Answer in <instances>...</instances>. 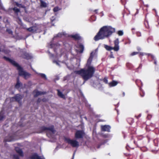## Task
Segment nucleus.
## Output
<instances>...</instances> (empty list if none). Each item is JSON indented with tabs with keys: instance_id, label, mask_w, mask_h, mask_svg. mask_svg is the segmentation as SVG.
Wrapping results in <instances>:
<instances>
[{
	"instance_id": "obj_27",
	"label": "nucleus",
	"mask_w": 159,
	"mask_h": 159,
	"mask_svg": "<svg viewBox=\"0 0 159 159\" xmlns=\"http://www.w3.org/2000/svg\"><path fill=\"white\" fill-rule=\"evenodd\" d=\"M53 62L54 63H55V64H56L58 66H60V65H59V62H58L57 61H53Z\"/></svg>"
},
{
	"instance_id": "obj_23",
	"label": "nucleus",
	"mask_w": 159,
	"mask_h": 159,
	"mask_svg": "<svg viewBox=\"0 0 159 159\" xmlns=\"http://www.w3.org/2000/svg\"><path fill=\"white\" fill-rule=\"evenodd\" d=\"M16 5L18 7H23V8L25 7L24 6L22 5L21 4H19L18 3H16Z\"/></svg>"
},
{
	"instance_id": "obj_7",
	"label": "nucleus",
	"mask_w": 159,
	"mask_h": 159,
	"mask_svg": "<svg viewBox=\"0 0 159 159\" xmlns=\"http://www.w3.org/2000/svg\"><path fill=\"white\" fill-rule=\"evenodd\" d=\"M23 97L19 94H17L15 97L12 98L11 100H15L18 102H20V101L22 98Z\"/></svg>"
},
{
	"instance_id": "obj_37",
	"label": "nucleus",
	"mask_w": 159,
	"mask_h": 159,
	"mask_svg": "<svg viewBox=\"0 0 159 159\" xmlns=\"http://www.w3.org/2000/svg\"><path fill=\"white\" fill-rule=\"evenodd\" d=\"M94 11L96 12V13H97V10H95Z\"/></svg>"
},
{
	"instance_id": "obj_13",
	"label": "nucleus",
	"mask_w": 159,
	"mask_h": 159,
	"mask_svg": "<svg viewBox=\"0 0 159 159\" xmlns=\"http://www.w3.org/2000/svg\"><path fill=\"white\" fill-rule=\"evenodd\" d=\"M23 57L27 59H29L32 57V56L28 53H25Z\"/></svg>"
},
{
	"instance_id": "obj_26",
	"label": "nucleus",
	"mask_w": 159,
	"mask_h": 159,
	"mask_svg": "<svg viewBox=\"0 0 159 159\" xmlns=\"http://www.w3.org/2000/svg\"><path fill=\"white\" fill-rule=\"evenodd\" d=\"M7 31L8 32V33L10 34H11L12 33V31L10 29H7Z\"/></svg>"
},
{
	"instance_id": "obj_14",
	"label": "nucleus",
	"mask_w": 159,
	"mask_h": 159,
	"mask_svg": "<svg viewBox=\"0 0 159 159\" xmlns=\"http://www.w3.org/2000/svg\"><path fill=\"white\" fill-rule=\"evenodd\" d=\"M57 91L58 95L59 96L63 98H65V96L64 94H63L61 92L58 90H57Z\"/></svg>"
},
{
	"instance_id": "obj_33",
	"label": "nucleus",
	"mask_w": 159,
	"mask_h": 159,
	"mask_svg": "<svg viewBox=\"0 0 159 159\" xmlns=\"http://www.w3.org/2000/svg\"><path fill=\"white\" fill-rule=\"evenodd\" d=\"M41 101V99L40 98H39L37 101V102L39 103Z\"/></svg>"
},
{
	"instance_id": "obj_22",
	"label": "nucleus",
	"mask_w": 159,
	"mask_h": 159,
	"mask_svg": "<svg viewBox=\"0 0 159 159\" xmlns=\"http://www.w3.org/2000/svg\"><path fill=\"white\" fill-rule=\"evenodd\" d=\"M60 10V9L58 7H56L53 9V11L54 12H56Z\"/></svg>"
},
{
	"instance_id": "obj_25",
	"label": "nucleus",
	"mask_w": 159,
	"mask_h": 159,
	"mask_svg": "<svg viewBox=\"0 0 159 159\" xmlns=\"http://www.w3.org/2000/svg\"><path fill=\"white\" fill-rule=\"evenodd\" d=\"M6 140L7 141L10 142L13 140V139L12 138H11L10 139H6Z\"/></svg>"
},
{
	"instance_id": "obj_40",
	"label": "nucleus",
	"mask_w": 159,
	"mask_h": 159,
	"mask_svg": "<svg viewBox=\"0 0 159 159\" xmlns=\"http://www.w3.org/2000/svg\"><path fill=\"white\" fill-rule=\"evenodd\" d=\"M123 95L124 96L125 95V93H123Z\"/></svg>"
},
{
	"instance_id": "obj_17",
	"label": "nucleus",
	"mask_w": 159,
	"mask_h": 159,
	"mask_svg": "<svg viewBox=\"0 0 159 159\" xmlns=\"http://www.w3.org/2000/svg\"><path fill=\"white\" fill-rule=\"evenodd\" d=\"M28 30L32 32H34L35 31H36V29L35 28V27H32L28 29Z\"/></svg>"
},
{
	"instance_id": "obj_16",
	"label": "nucleus",
	"mask_w": 159,
	"mask_h": 159,
	"mask_svg": "<svg viewBox=\"0 0 159 159\" xmlns=\"http://www.w3.org/2000/svg\"><path fill=\"white\" fill-rule=\"evenodd\" d=\"M71 37L75 39H80V36L78 34H76L74 35H71Z\"/></svg>"
},
{
	"instance_id": "obj_24",
	"label": "nucleus",
	"mask_w": 159,
	"mask_h": 159,
	"mask_svg": "<svg viewBox=\"0 0 159 159\" xmlns=\"http://www.w3.org/2000/svg\"><path fill=\"white\" fill-rule=\"evenodd\" d=\"M13 10L16 12H18L20 11L16 7L14 8Z\"/></svg>"
},
{
	"instance_id": "obj_5",
	"label": "nucleus",
	"mask_w": 159,
	"mask_h": 159,
	"mask_svg": "<svg viewBox=\"0 0 159 159\" xmlns=\"http://www.w3.org/2000/svg\"><path fill=\"white\" fill-rule=\"evenodd\" d=\"M65 140L69 144L73 147H77L79 146V143L75 140L70 139L69 138H66Z\"/></svg>"
},
{
	"instance_id": "obj_2",
	"label": "nucleus",
	"mask_w": 159,
	"mask_h": 159,
	"mask_svg": "<svg viewBox=\"0 0 159 159\" xmlns=\"http://www.w3.org/2000/svg\"><path fill=\"white\" fill-rule=\"evenodd\" d=\"M115 31V29L111 26H103L94 37V39L97 41L99 39H103L111 35Z\"/></svg>"
},
{
	"instance_id": "obj_31",
	"label": "nucleus",
	"mask_w": 159,
	"mask_h": 159,
	"mask_svg": "<svg viewBox=\"0 0 159 159\" xmlns=\"http://www.w3.org/2000/svg\"><path fill=\"white\" fill-rule=\"evenodd\" d=\"M2 8H3L2 5V4L1 2V0H0V8L2 9Z\"/></svg>"
},
{
	"instance_id": "obj_1",
	"label": "nucleus",
	"mask_w": 159,
	"mask_h": 159,
	"mask_svg": "<svg viewBox=\"0 0 159 159\" xmlns=\"http://www.w3.org/2000/svg\"><path fill=\"white\" fill-rule=\"evenodd\" d=\"M95 53L93 52L90 53V57L88 59L85 68L79 70L75 71V74L80 75L85 80H87L93 75L95 68L92 65L91 63Z\"/></svg>"
},
{
	"instance_id": "obj_39",
	"label": "nucleus",
	"mask_w": 159,
	"mask_h": 159,
	"mask_svg": "<svg viewBox=\"0 0 159 159\" xmlns=\"http://www.w3.org/2000/svg\"><path fill=\"white\" fill-rule=\"evenodd\" d=\"M74 155H73V158L72 159H74Z\"/></svg>"
},
{
	"instance_id": "obj_30",
	"label": "nucleus",
	"mask_w": 159,
	"mask_h": 159,
	"mask_svg": "<svg viewBox=\"0 0 159 159\" xmlns=\"http://www.w3.org/2000/svg\"><path fill=\"white\" fill-rule=\"evenodd\" d=\"M13 159H19L18 156L16 155H15L14 156Z\"/></svg>"
},
{
	"instance_id": "obj_15",
	"label": "nucleus",
	"mask_w": 159,
	"mask_h": 159,
	"mask_svg": "<svg viewBox=\"0 0 159 159\" xmlns=\"http://www.w3.org/2000/svg\"><path fill=\"white\" fill-rule=\"evenodd\" d=\"M43 129L44 130H49L52 132H54V129L53 128H48L45 127H43Z\"/></svg>"
},
{
	"instance_id": "obj_21",
	"label": "nucleus",
	"mask_w": 159,
	"mask_h": 159,
	"mask_svg": "<svg viewBox=\"0 0 159 159\" xmlns=\"http://www.w3.org/2000/svg\"><path fill=\"white\" fill-rule=\"evenodd\" d=\"M117 33L119 36H122L123 34V32L122 30H120Z\"/></svg>"
},
{
	"instance_id": "obj_32",
	"label": "nucleus",
	"mask_w": 159,
	"mask_h": 159,
	"mask_svg": "<svg viewBox=\"0 0 159 159\" xmlns=\"http://www.w3.org/2000/svg\"><path fill=\"white\" fill-rule=\"evenodd\" d=\"M104 82L105 83H107L108 82V80H107V79L105 78L104 79Z\"/></svg>"
},
{
	"instance_id": "obj_6",
	"label": "nucleus",
	"mask_w": 159,
	"mask_h": 159,
	"mask_svg": "<svg viewBox=\"0 0 159 159\" xmlns=\"http://www.w3.org/2000/svg\"><path fill=\"white\" fill-rule=\"evenodd\" d=\"M84 135V133L83 131L78 130L75 133V137L76 139L82 138Z\"/></svg>"
},
{
	"instance_id": "obj_9",
	"label": "nucleus",
	"mask_w": 159,
	"mask_h": 159,
	"mask_svg": "<svg viewBox=\"0 0 159 159\" xmlns=\"http://www.w3.org/2000/svg\"><path fill=\"white\" fill-rule=\"evenodd\" d=\"M110 127L108 125H102L101 126L102 131L110 132Z\"/></svg>"
},
{
	"instance_id": "obj_12",
	"label": "nucleus",
	"mask_w": 159,
	"mask_h": 159,
	"mask_svg": "<svg viewBox=\"0 0 159 159\" xmlns=\"http://www.w3.org/2000/svg\"><path fill=\"white\" fill-rule=\"evenodd\" d=\"M118 82L115 81H113L109 83V85L110 87L114 86H116Z\"/></svg>"
},
{
	"instance_id": "obj_3",
	"label": "nucleus",
	"mask_w": 159,
	"mask_h": 159,
	"mask_svg": "<svg viewBox=\"0 0 159 159\" xmlns=\"http://www.w3.org/2000/svg\"><path fill=\"white\" fill-rule=\"evenodd\" d=\"M5 58L17 67V69L18 70L19 75H20L23 76L25 79H28L30 76V75L24 71L23 69L14 61L6 57H5Z\"/></svg>"
},
{
	"instance_id": "obj_36",
	"label": "nucleus",
	"mask_w": 159,
	"mask_h": 159,
	"mask_svg": "<svg viewBox=\"0 0 159 159\" xmlns=\"http://www.w3.org/2000/svg\"><path fill=\"white\" fill-rule=\"evenodd\" d=\"M140 54L141 55H143V53H140Z\"/></svg>"
},
{
	"instance_id": "obj_19",
	"label": "nucleus",
	"mask_w": 159,
	"mask_h": 159,
	"mask_svg": "<svg viewBox=\"0 0 159 159\" xmlns=\"http://www.w3.org/2000/svg\"><path fill=\"white\" fill-rule=\"evenodd\" d=\"M38 74L39 75H40L42 78H44L46 80L47 79L46 76L45 74L42 73H39Z\"/></svg>"
},
{
	"instance_id": "obj_18",
	"label": "nucleus",
	"mask_w": 159,
	"mask_h": 159,
	"mask_svg": "<svg viewBox=\"0 0 159 159\" xmlns=\"http://www.w3.org/2000/svg\"><path fill=\"white\" fill-rule=\"evenodd\" d=\"M41 7H47V4L42 0H41Z\"/></svg>"
},
{
	"instance_id": "obj_41",
	"label": "nucleus",
	"mask_w": 159,
	"mask_h": 159,
	"mask_svg": "<svg viewBox=\"0 0 159 159\" xmlns=\"http://www.w3.org/2000/svg\"><path fill=\"white\" fill-rule=\"evenodd\" d=\"M1 18V17L0 16V19Z\"/></svg>"
},
{
	"instance_id": "obj_29",
	"label": "nucleus",
	"mask_w": 159,
	"mask_h": 159,
	"mask_svg": "<svg viewBox=\"0 0 159 159\" xmlns=\"http://www.w3.org/2000/svg\"><path fill=\"white\" fill-rule=\"evenodd\" d=\"M80 47L82 49V51H81V52H83V50H84V46L83 45H80Z\"/></svg>"
},
{
	"instance_id": "obj_8",
	"label": "nucleus",
	"mask_w": 159,
	"mask_h": 159,
	"mask_svg": "<svg viewBox=\"0 0 159 159\" xmlns=\"http://www.w3.org/2000/svg\"><path fill=\"white\" fill-rule=\"evenodd\" d=\"M45 93L44 92L39 91L37 90H34L33 92V94L34 97H36L39 95H41Z\"/></svg>"
},
{
	"instance_id": "obj_4",
	"label": "nucleus",
	"mask_w": 159,
	"mask_h": 159,
	"mask_svg": "<svg viewBox=\"0 0 159 159\" xmlns=\"http://www.w3.org/2000/svg\"><path fill=\"white\" fill-rule=\"evenodd\" d=\"M115 46L114 48L111 47L107 45H105L104 47L107 50H114L115 51H117L119 49V41L118 39H116L114 41Z\"/></svg>"
},
{
	"instance_id": "obj_38",
	"label": "nucleus",
	"mask_w": 159,
	"mask_h": 159,
	"mask_svg": "<svg viewBox=\"0 0 159 159\" xmlns=\"http://www.w3.org/2000/svg\"><path fill=\"white\" fill-rule=\"evenodd\" d=\"M49 54L51 56H52V54H51L50 52H49Z\"/></svg>"
},
{
	"instance_id": "obj_20",
	"label": "nucleus",
	"mask_w": 159,
	"mask_h": 159,
	"mask_svg": "<svg viewBox=\"0 0 159 159\" xmlns=\"http://www.w3.org/2000/svg\"><path fill=\"white\" fill-rule=\"evenodd\" d=\"M21 84V83H20L19 81H17V84L15 86L16 87L17 89L19 88L20 87Z\"/></svg>"
},
{
	"instance_id": "obj_34",
	"label": "nucleus",
	"mask_w": 159,
	"mask_h": 159,
	"mask_svg": "<svg viewBox=\"0 0 159 159\" xmlns=\"http://www.w3.org/2000/svg\"><path fill=\"white\" fill-rule=\"evenodd\" d=\"M137 35L139 36H140V33H139V32H137Z\"/></svg>"
},
{
	"instance_id": "obj_11",
	"label": "nucleus",
	"mask_w": 159,
	"mask_h": 159,
	"mask_svg": "<svg viewBox=\"0 0 159 159\" xmlns=\"http://www.w3.org/2000/svg\"><path fill=\"white\" fill-rule=\"evenodd\" d=\"M16 152L20 156H23V153L21 150L18 148H15Z\"/></svg>"
},
{
	"instance_id": "obj_10",
	"label": "nucleus",
	"mask_w": 159,
	"mask_h": 159,
	"mask_svg": "<svg viewBox=\"0 0 159 159\" xmlns=\"http://www.w3.org/2000/svg\"><path fill=\"white\" fill-rule=\"evenodd\" d=\"M31 159H45L43 156H39L37 154H33L31 157Z\"/></svg>"
},
{
	"instance_id": "obj_28",
	"label": "nucleus",
	"mask_w": 159,
	"mask_h": 159,
	"mask_svg": "<svg viewBox=\"0 0 159 159\" xmlns=\"http://www.w3.org/2000/svg\"><path fill=\"white\" fill-rule=\"evenodd\" d=\"M138 53V52H133L131 54V56H134V55H135L137 54Z\"/></svg>"
},
{
	"instance_id": "obj_35",
	"label": "nucleus",
	"mask_w": 159,
	"mask_h": 159,
	"mask_svg": "<svg viewBox=\"0 0 159 159\" xmlns=\"http://www.w3.org/2000/svg\"><path fill=\"white\" fill-rule=\"evenodd\" d=\"M61 34H58L57 35V36L58 37H60L61 36Z\"/></svg>"
}]
</instances>
